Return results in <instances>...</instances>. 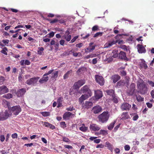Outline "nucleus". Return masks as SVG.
Segmentation results:
<instances>
[{"mask_svg":"<svg viewBox=\"0 0 154 154\" xmlns=\"http://www.w3.org/2000/svg\"><path fill=\"white\" fill-rule=\"evenodd\" d=\"M60 125L61 127L64 128L66 127V124L64 122H60Z\"/></svg>","mask_w":154,"mask_h":154,"instance_id":"nucleus-46","label":"nucleus"},{"mask_svg":"<svg viewBox=\"0 0 154 154\" xmlns=\"http://www.w3.org/2000/svg\"><path fill=\"white\" fill-rule=\"evenodd\" d=\"M17 134L16 133L13 134L11 135V137L13 139L17 138Z\"/></svg>","mask_w":154,"mask_h":154,"instance_id":"nucleus-57","label":"nucleus"},{"mask_svg":"<svg viewBox=\"0 0 154 154\" xmlns=\"http://www.w3.org/2000/svg\"><path fill=\"white\" fill-rule=\"evenodd\" d=\"M2 42L5 45H6L8 44L9 42V40H3Z\"/></svg>","mask_w":154,"mask_h":154,"instance_id":"nucleus-64","label":"nucleus"},{"mask_svg":"<svg viewBox=\"0 0 154 154\" xmlns=\"http://www.w3.org/2000/svg\"><path fill=\"white\" fill-rule=\"evenodd\" d=\"M39 79V77H32L28 79L26 82V83L29 85L35 86L36 85Z\"/></svg>","mask_w":154,"mask_h":154,"instance_id":"nucleus-3","label":"nucleus"},{"mask_svg":"<svg viewBox=\"0 0 154 154\" xmlns=\"http://www.w3.org/2000/svg\"><path fill=\"white\" fill-rule=\"evenodd\" d=\"M41 113L42 116L44 117L48 116L50 115V113L48 112H42Z\"/></svg>","mask_w":154,"mask_h":154,"instance_id":"nucleus-40","label":"nucleus"},{"mask_svg":"<svg viewBox=\"0 0 154 154\" xmlns=\"http://www.w3.org/2000/svg\"><path fill=\"white\" fill-rule=\"evenodd\" d=\"M97 56V55L96 54H90L89 55H87L85 57V58L87 59H89L90 58H92L93 57H96Z\"/></svg>","mask_w":154,"mask_h":154,"instance_id":"nucleus-37","label":"nucleus"},{"mask_svg":"<svg viewBox=\"0 0 154 154\" xmlns=\"http://www.w3.org/2000/svg\"><path fill=\"white\" fill-rule=\"evenodd\" d=\"M42 122V123H44V125H45V126L47 127H49V125L50 124V123H49L48 122Z\"/></svg>","mask_w":154,"mask_h":154,"instance_id":"nucleus-58","label":"nucleus"},{"mask_svg":"<svg viewBox=\"0 0 154 154\" xmlns=\"http://www.w3.org/2000/svg\"><path fill=\"white\" fill-rule=\"evenodd\" d=\"M12 95L10 93H8L6 94H4L3 96V97L6 99H10L12 97Z\"/></svg>","mask_w":154,"mask_h":154,"instance_id":"nucleus-35","label":"nucleus"},{"mask_svg":"<svg viewBox=\"0 0 154 154\" xmlns=\"http://www.w3.org/2000/svg\"><path fill=\"white\" fill-rule=\"evenodd\" d=\"M78 38V37L77 36H76L74 37V38L71 40V42H70V43H73L74 42H75V40H76V39L77 38Z\"/></svg>","mask_w":154,"mask_h":154,"instance_id":"nucleus-63","label":"nucleus"},{"mask_svg":"<svg viewBox=\"0 0 154 154\" xmlns=\"http://www.w3.org/2000/svg\"><path fill=\"white\" fill-rule=\"evenodd\" d=\"M93 103L90 101H86L85 103L83 105V107L85 108L89 109L92 106Z\"/></svg>","mask_w":154,"mask_h":154,"instance_id":"nucleus-21","label":"nucleus"},{"mask_svg":"<svg viewBox=\"0 0 154 154\" xmlns=\"http://www.w3.org/2000/svg\"><path fill=\"white\" fill-rule=\"evenodd\" d=\"M112 100L115 103H117L118 102V100L117 97L116 96V94L114 96L112 97Z\"/></svg>","mask_w":154,"mask_h":154,"instance_id":"nucleus-38","label":"nucleus"},{"mask_svg":"<svg viewBox=\"0 0 154 154\" xmlns=\"http://www.w3.org/2000/svg\"><path fill=\"white\" fill-rule=\"evenodd\" d=\"M53 71H54V70L53 69L51 70H49L48 72L45 73L44 75H44V76H45L51 74Z\"/></svg>","mask_w":154,"mask_h":154,"instance_id":"nucleus-53","label":"nucleus"},{"mask_svg":"<svg viewBox=\"0 0 154 154\" xmlns=\"http://www.w3.org/2000/svg\"><path fill=\"white\" fill-rule=\"evenodd\" d=\"M131 105L128 103L124 102L122 104L120 108L123 111H128L131 108Z\"/></svg>","mask_w":154,"mask_h":154,"instance_id":"nucleus-10","label":"nucleus"},{"mask_svg":"<svg viewBox=\"0 0 154 154\" xmlns=\"http://www.w3.org/2000/svg\"><path fill=\"white\" fill-rule=\"evenodd\" d=\"M83 45V44L82 43H80L78 44H77L75 46L76 47L80 48L82 47Z\"/></svg>","mask_w":154,"mask_h":154,"instance_id":"nucleus-56","label":"nucleus"},{"mask_svg":"<svg viewBox=\"0 0 154 154\" xmlns=\"http://www.w3.org/2000/svg\"><path fill=\"white\" fill-rule=\"evenodd\" d=\"M137 49L139 53L140 54L144 53L146 52L145 48L142 45L140 44L137 45Z\"/></svg>","mask_w":154,"mask_h":154,"instance_id":"nucleus-13","label":"nucleus"},{"mask_svg":"<svg viewBox=\"0 0 154 154\" xmlns=\"http://www.w3.org/2000/svg\"><path fill=\"white\" fill-rule=\"evenodd\" d=\"M134 115L133 118V120L134 121H136L138 118L139 116L138 115L136 114L135 113H132L131 114V115L134 116Z\"/></svg>","mask_w":154,"mask_h":154,"instance_id":"nucleus-41","label":"nucleus"},{"mask_svg":"<svg viewBox=\"0 0 154 154\" xmlns=\"http://www.w3.org/2000/svg\"><path fill=\"white\" fill-rule=\"evenodd\" d=\"M129 117L128 112H125L122 113L121 115V119L122 120H126L128 119Z\"/></svg>","mask_w":154,"mask_h":154,"instance_id":"nucleus-26","label":"nucleus"},{"mask_svg":"<svg viewBox=\"0 0 154 154\" xmlns=\"http://www.w3.org/2000/svg\"><path fill=\"white\" fill-rule=\"evenodd\" d=\"M58 71H56L54 72L52 74V78H56L58 76Z\"/></svg>","mask_w":154,"mask_h":154,"instance_id":"nucleus-42","label":"nucleus"},{"mask_svg":"<svg viewBox=\"0 0 154 154\" xmlns=\"http://www.w3.org/2000/svg\"><path fill=\"white\" fill-rule=\"evenodd\" d=\"M137 87L138 92L141 94H145L147 93L148 88L146 83L141 79L137 82Z\"/></svg>","mask_w":154,"mask_h":154,"instance_id":"nucleus-1","label":"nucleus"},{"mask_svg":"<svg viewBox=\"0 0 154 154\" xmlns=\"http://www.w3.org/2000/svg\"><path fill=\"white\" fill-rule=\"evenodd\" d=\"M70 33L68 30H67L63 36V38L66 39L67 42L69 41L71 39V35H70Z\"/></svg>","mask_w":154,"mask_h":154,"instance_id":"nucleus-16","label":"nucleus"},{"mask_svg":"<svg viewBox=\"0 0 154 154\" xmlns=\"http://www.w3.org/2000/svg\"><path fill=\"white\" fill-rule=\"evenodd\" d=\"M59 44L58 42H56V43H55V44L54 45V46L55 47V49L57 50L59 47Z\"/></svg>","mask_w":154,"mask_h":154,"instance_id":"nucleus-54","label":"nucleus"},{"mask_svg":"<svg viewBox=\"0 0 154 154\" xmlns=\"http://www.w3.org/2000/svg\"><path fill=\"white\" fill-rule=\"evenodd\" d=\"M64 147L66 148H67L68 149H72L73 148L72 146L70 145H64Z\"/></svg>","mask_w":154,"mask_h":154,"instance_id":"nucleus-61","label":"nucleus"},{"mask_svg":"<svg viewBox=\"0 0 154 154\" xmlns=\"http://www.w3.org/2000/svg\"><path fill=\"white\" fill-rule=\"evenodd\" d=\"M85 83V81L84 79L79 80L74 83L73 86L75 89H79L80 87L84 85Z\"/></svg>","mask_w":154,"mask_h":154,"instance_id":"nucleus-7","label":"nucleus"},{"mask_svg":"<svg viewBox=\"0 0 154 154\" xmlns=\"http://www.w3.org/2000/svg\"><path fill=\"white\" fill-rule=\"evenodd\" d=\"M9 114L8 111L6 110L4 112H0V121H4L8 118L9 117Z\"/></svg>","mask_w":154,"mask_h":154,"instance_id":"nucleus-8","label":"nucleus"},{"mask_svg":"<svg viewBox=\"0 0 154 154\" xmlns=\"http://www.w3.org/2000/svg\"><path fill=\"white\" fill-rule=\"evenodd\" d=\"M118 50H114L112 52V57L114 58L117 57L118 55Z\"/></svg>","mask_w":154,"mask_h":154,"instance_id":"nucleus-31","label":"nucleus"},{"mask_svg":"<svg viewBox=\"0 0 154 154\" xmlns=\"http://www.w3.org/2000/svg\"><path fill=\"white\" fill-rule=\"evenodd\" d=\"M102 35V33L101 32H98L95 34L94 36V37H97L98 36H101Z\"/></svg>","mask_w":154,"mask_h":154,"instance_id":"nucleus-49","label":"nucleus"},{"mask_svg":"<svg viewBox=\"0 0 154 154\" xmlns=\"http://www.w3.org/2000/svg\"><path fill=\"white\" fill-rule=\"evenodd\" d=\"M141 62L140 63V66L141 69H146L148 68V66L147 64L146 63L145 60L142 59H141Z\"/></svg>","mask_w":154,"mask_h":154,"instance_id":"nucleus-20","label":"nucleus"},{"mask_svg":"<svg viewBox=\"0 0 154 154\" xmlns=\"http://www.w3.org/2000/svg\"><path fill=\"white\" fill-rule=\"evenodd\" d=\"M81 93L85 94L86 95H88L89 96H91L92 93L89 89V87L87 85H85L80 90Z\"/></svg>","mask_w":154,"mask_h":154,"instance_id":"nucleus-4","label":"nucleus"},{"mask_svg":"<svg viewBox=\"0 0 154 154\" xmlns=\"http://www.w3.org/2000/svg\"><path fill=\"white\" fill-rule=\"evenodd\" d=\"M72 114L70 112H66L63 115V118L64 119H68Z\"/></svg>","mask_w":154,"mask_h":154,"instance_id":"nucleus-27","label":"nucleus"},{"mask_svg":"<svg viewBox=\"0 0 154 154\" xmlns=\"http://www.w3.org/2000/svg\"><path fill=\"white\" fill-rule=\"evenodd\" d=\"M95 78L96 82L100 86H102L104 85L105 80L102 76L98 75H95Z\"/></svg>","mask_w":154,"mask_h":154,"instance_id":"nucleus-5","label":"nucleus"},{"mask_svg":"<svg viewBox=\"0 0 154 154\" xmlns=\"http://www.w3.org/2000/svg\"><path fill=\"white\" fill-rule=\"evenodd\" d=\"M148 83L149 85L151 86L152 87H154V82L149 80H148Z\"/></svg>","mask_w":154,"mask_h":154,"instance_id":"nucleus-50","label":"nucleus"},{"mask_svg":"<svg viewBox=\"0 0 154 154\" xmlns=\"http://www.w3.org/2000/svg\"><path fill=\"white\" fill-rule=\"evenodd\" d=\"M105 91L108 95L111 97L114 96L116 94L115 91L113 89L107 90Z\"/></svg>","mask_w":154,"mask_h":154,"instance_id":"nucleus-24","label":"nucleus"},{"mask_svg":"<svg viewBox=\"0 0 154 154\" xmlns=\"http://www.w3.org/2000/svg\"><path fill=\"white\" fill-rule=\"evenodd\" d=\"M89 128L90 129L94 131H98L100 129V128L98 125L94 124L90 125Z\"/></svg>","mask_w":154,"mask_h":154,"instance_id":"nucleus-17","label":"nucleus"},{"mask_svg":"<svg viewBox=\"0 0 154 154\" xmlns=\"http://www.w3.org/2000/svg\"><path fill=\"white\" fill-rule=\"evenodd\" d=\"M91 96H89L88 95L85 94H82L81 96L79 99V101L80 103H82L85 100H86Z\"/></svg>","mask_w":154,"mask_h":154,"instance_id":"nucleus-19","label":"nucleus"},{"mask_svg":"<svg viewBox=\"0 0 154 154\" xmlns=\"http://www.w3.org/2000/svg\"><path fill=\"white\" fill-rule=\"evenodd\" d=\"M136 97L137 101L139 102H142L144 100L143 97H142L140 95H136Z\"/></svg>","mask_w":154,"mask_h":154,"instance_id":"nucleus-33","label":"nucleus"},{"mask_svg":"<svg viewBox=\"0 0 154 154\" xmlns=\"http://www.w3.org/2000/svg\"><path fill=\"white\" fill-rule=\"evenodd\" d=\"M26 89L24 88H22L17 90L16 94L17 97H21L26 92Z\"/></svg>","mask_w":154,"mask_h":154,"instance_id":"nucleus-14","label":"nucleus"},{"mask_svg":"<svg viewBox=\"0 0 154 154\" xmlns=\"http://www.w3.org/2000/svg\"><path fill=\"white\" fill-rule=\"evenodd\" d=\"M102 109L101 107L99 105H97L94 106L92 109V112L94 114H98L101 112L102 111Z\"/></svg>","mask_w":154,"mask_h":154,"instance_id":"nucleus-12","label":"nucleus"},{"mask_svg":"<svg viewBox=\"0 0 154 154\" xmlns=\"http://www.w3.org/2000/svg\"><path fill=\"white\" fill-rule=\"evenodd\" d=\"M10 109L13 114L15 115H18L21 111V109L19 105L13 106Z\"/></svg>","mask_w":154,"mask_h":154,"instance_id":"nucleus-6","label":"nucleus"},{"mask_svg":"<svg viewBox=\"0 0 154 154\" xmlns=\"http://www.w3.org/2000/svg\"><path fill=\"white\" fill-rule=\"evenodd\" d=\"M86 70V68L85 67H82L79 68L76 72V73L78 75H80L81 74H84Z\"/></svg>","mask_w":154,"mask_h":154,"instance_id":"nucleus-25","label":"nucleus"},{"mask_svg":"<svg viewBox=\"0 0 154 154\" xmlns=\"http://www.w3.org/2000/svg\"><path fill=\"white\" fill-rule=\"evenodd\" d=\"M105 144L106 145V146L111 151H112L113 150V146L112 145L108 142H106Z\"/></svg>","mask_w":154,"mask_h":154,"instance_id":"nucleus-30","label":"nucleus"},{"mask_svg":"<svg viewBox=\"0 0 154 154\" xmlns=\"http://www.w3.org/2000/svg\"><path fill=\"white\" fill-rule=\"evenodd\" d=\"M39 50L38 51V54L39 55H41L42 54L43 51L44 50V48L42 47H39Z\"/></svg>","mask_w":154,"mask_h":154,"instance_id":"nucleus-39","label":"nucleus"},{"mask_svg":"<svg viewBox=\"0 0 154 154\" xmlns=\"http://www.w3.org/2000/svg\"><path fill=\"white\" fill-rule=\"evenodd\" d=\"M135 88V84L134 83L131 84L130 86V89L127 91V93L129 95L132 96L134 94Z\"/></svg>","mask_w":154,"mask_h":154,"instance_id":"nucleus-9","label":"nucleus"},{"mask_svg":"<svg viewBox=\"0 0 154 154\" xmlns=\"http://www.w3.org/2000/svg\"><path fill=\"white\" fill-rule=\"evenodd\" d=\"M94 97L96 100H98L101 98L103 96L102 92L99 90H94Z\"/></svg>","mask_w":154,"mask_h":154,"instance_id":"nucleus-11","label":"nucleus"},{"mask_svg":"<svg viewBox=\"0 0 154 154\" xmlns=\"http://www.w3.org/2000/svg\"><path fill=\"white\" fill-rule=\"evenodd\" d=\"M120 79V77L118 75H112L111 77V79L114 83L117 82Z\"/></svg>","mask_w":154,"mask_h":154,"instance_id":"nucleus-22","label":"nucleus"},{"mask_svg":"<svg viewBox=\"0 0 154 154\" xmlns=\"http://www.w3.org/2000/svg\"><path fill=\"white\" fill-rule=\"evenodd\" d=\"M72 72V70H70L69 71H67V72L63 76V79H67L69 75H71Z\"/></svg>","mask_w":154,"mask_h":154,"instance_id":"nucleus-28","label":"nucleus"},{"mask_svg":"<svg viewBox=\"0 0 154 154\" xmlns=\"http://www.w3.org/2000/svg\"><path fill=\"white\" fill-rule=\"evenodd\" d=\"M116 121H114L113 122L111 123L109 125L108 127V129L109 130H111L113 128L114 125L116 123Z\"/></svg>","mask_w":154,"mask_h":154,"instance_id":"nucleus-36","label":"nucleus"},{"mask_svg":"<svg viewBox=\"0 0 154 154\" xmlns=\"http://www.w3.org/2000/svg\"><path fill=\"white\" fill-rule=\"evenodd\" d=\"M46 20L49 21H50V23L51 24L57 23L58 22V20L57 19H54L52 20L46 19Z\"/></svg>","mask_w":154,"mask_h":154,"instance_id":"nucleus-43","label":"nucleus"},{"mask_svg":"<svg viewBox=\"0 0 154 154\" xmlns=\"http://www.w3.org/2000/svg\"><path fill=\"white\" fill-rule=\"evenodd\" d=\"M54 35V33L53 32H50L49 34V36H48V37L49 38H51L53 37Z\"/></svg>","mask_w":154,"mask_h":154,"instance_id":"nucleus-59","label":"nucleus"},{"mask_svg":"<svg viewBox=\"0 0 154 154\" xmlns=\"http://www.w3.org/2000/svg\"><path fill=\"white\" fill-rule=\"evenodd\" d=\"M93 44V43H91L89 44V46L85 50L86 53L90 52L95 49V46L92 45Z\"/></svg>","mask_w":154,"mask_h":154,"instance_id":"nucleus-18","label":"nucleus"},{"mask_svg":"<svg viewBox=\"0 0 154 154\" xmlns=\"http://www.w3.org/2000/svg\"><path fill=\"white\" fill-rule=\"evenodd\" d=\"M60 44L62 45L63 46L65 43V41L63 39H61L60 40Z\"/></svg>","mask_w":154,"mask_h":154,"instance_id":"nucleus-62","label":"nucleus"},{"mask_svg":"<svg viewBox=\"0 0 154 154\" xmlns=\"http://www.w3.org/2000/svg\"><path fill=\"white\" fill-rule=\"evenodd\" d=\"M123 81L122 80H120L117 83L116 86L118 87H119L121 86L122 85H123Z\"/></svg>","mask_w":154,"mask_h":154,"instance_id":"nucleus-47","label":"nucleus"},{"mask_svg":"<svg viewBox=\"0 0 154 154\" xmlns=\"http://www.w3.org/2000/svg\"><path fill=\"white\" fill-rule=\"evenodd\" d=\"M75 109L73 106H70L69 107L67 108L66 110L67 111H72Z\"/></svg>","mask_w":154,"mask_h":154,"instance_id":"nucleus-51","label":"nucleus"},{"mask_svg":"<svg viewBox=\"0 0 154 154\" xmlns=\"http://www.w3.org/2000/svg\"><path fill=\"white\" fill-rule=\"evenodd\" d=\"M117 42H118L117 40H116V41H112L110 42L108 44V46L107 47H110L111 46H112L113 45L115 44Z\"/></svg>","mask_w":154,"mask_h":154,"instance_id":"nucleus-44","label":"nucleus"},{"mask_svg":"<svg viewBox=\"0 0 154 154\" xmlns=\"http://www.w3.org/2000/svg\"><path fill=\"white\" fill-rule=\"evenodd\" d=\"M8 51V49L6 47L2 49L1 51V52L4 54L5 55H8L7 52Z\"/></svg>","mask_w":154,"mask_h":154,"instance_id":"nucleus-34","label":"nucleus"},{"mask_svg":"<svg viewBox=\"0 0 154 154\" xmlns=\"http://www.w3.org/2000/svg\"><path fill=\"white\" fill-rule=\"evenodd\" d=\"M126 151H128L130 149V146L128 145H126L124 147Z\"/></svg>","mask_w":154,"mask_h":154,"instance_id":"nucleus-60","label":"nucleus"},{"mask_svg":"<svg viewBox=\"0 0 154 154\" xmlns=\"http://www.w3.org/2000/svg\"><path fill=\"white\" fill-rule=\"evenodd\" d=\"M9 92V89L5 85L0 87V95Z\"/></svg>","mask_w":154,"mask_h":154,"instance_id":"nucleus-15","label":"nucleus"},{"mask_svg":"<svg viewBox=\"0 0 154 154\" xmlns=\"http://www.w3.org/2000/svg\"><path fill=\"white\" fill-rule=\"evenodd\" d=\"M119 57L122 60H126L127 59L125 53L122 51H121L119 54Z\"/></svg>","mask_w":154,"mask_h":154,"instance_id":"nucleus-23","label":"nucleus"},{"mask_svg":"<svg viewBox=\"0 0 154 154\" xmlns=\"http://www.w3.org/2000/svg\"><path fill=\"white\" fill-rule=\"evenodd\" d=\"M96 134H97V135L102 134L103 135H106L108 134V133L106 131L101 130L99 132L96 133Z\"/></svg>","mask_w":154,"mask_h":154,"instance_id":"nucleus-29","label":"nucleus"},{"mask_svg":"<svg viewBox=\"0 0 154 154\" xmlns=\"http://www.w3.org/2000/svg\"><path fill=\"white\" fill-rule=\"evenodd\" d=\"M109 115L107 111L103 112L98 116L99 121L102 123L106 122L108 120Z\"/></svg>","mask_w":154,"mask_h":154,"instance_id":"nucleus-2","label":"nucleus"},{"mask_svg":"<svg viewBox=\"0 0 154 154\" xmlns=\"http://www.w3.org/2000/svg\"><path fill=\"white\" fill-rule=\"evenodd\" d=\"M98 29V27L97 26L95 25L93 26L92 28V31H96Z\"/></svg>","mask_w":154,"mask_h":154,"instance_id":"nucleus-52","label":"nucleus"},{"mask_svg":"<svg viewBox=\"0 0 154 154\" xmlns=\"http://www.w3.org/2000/svg\"><path fill=\"white\" fill-rule=\"evenodd\" d=\"M63 141L66 142H69L70 141L68 138L66 137H63Z\"/></svg>","mask_w":154,"mask_h":154,"instance_id":"nucleus-55","label":"nucleus"},{"mask_svg":"<svg viewBox=\"0 0 154 154\" xmlns=\"http://www.w3.org/2000/svg\"><path fill=\"white\" fill-rule=\"evenodd\" d=\"M3 103H4L6 104L8 109H10L9 108L10 107V103L9 102L7 101H6L5 100H3Z\"/></svg>","mask_w":154,"mask_h":154,"instance_id":"nucleus-48","label":"nucleus"},{"mask_svg":"<svg viewBox=\"0 0 154 154\" xmlns=\"http://www.w3.org/2000/svg\"><path fill=\"white\" fill-rule=\"evenodd\" d=\"M79 130L83 132H86L88 130V127L85 126V124H83L82 126L79 128Z\"/></svg>","mask_w":154,"mask_h":154,"instance_id":"nucleus-32","label":"nucleus"},{"mask_svg":"<svg viewBox=\"0 0 154 154\" xmlns=\"http://www.w3.org/2000/svg\"><path fill=\"white\" fill-rule=\"evenodd\" d=\"M5 80V78L2 76H0V85H2L4 83Z\"/></svg>","mask_w":154,"mask_h":154,"instance_id":"nucleus-45","label":"nucleus"}]
</instances>
